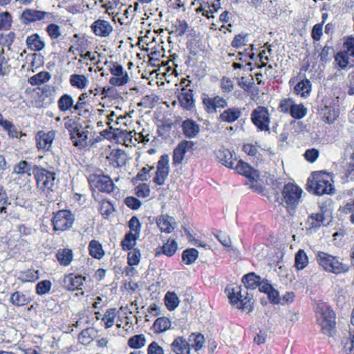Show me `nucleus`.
I'll return each instance as SVG.
<instances>
[{"instance_id": "47", "label": "nucleus", "mask_w": 354, "mask_h": 354, "mask_svg": "<svg viewBox=\"0 0 354 354\" xmlns=\"http://www.w3.org/2000/svg\"><path fill=\"white\" fill-rule=\"evenodd\" d=\"M198 255V252L196 249H187L183 252L182 259L186 264L189 265L193 263L196 260Z\"/></svg>"}, {"instance_id": "30", "label": "nucleus", "mask_w": 354, "mask_h": 354, "mask_svg": "<svg viewBox=\"0 0 354 354\" xmlns=\"http://www.w3.org/2000/svg\"><path fill=\"white\" fill-rule=\"evenodd\" d=\"M261 278L260 276L255 274L254 272H250L245 274L242 279V281L245 285V288L248 289H256L259 285Z\"/></svg>"}, {"instance_id": "13", "label": "nucleus", "mask_w": 354, "mask_h": 354, "mask_svg": "<svg viewBox=\"0 0 354 354\" xmlns=\"http://www.w3.org/2000/svg\"><path fill=\"white\" fill-rule=\"evenodd\" d=\"M91 186H95L101 192H111V178L109 176H91L88 179Z\"/></svg>"}, {"instance_id": "1", "label": "nucleus", "mask_w": 354, "mask_h": 354, "mask_svg": "<svg viewBox=\"0 0 354 354\" xmlns=\"http://www.w3.org/2000/svg\"><path fill=\"white\" fill-rule=\"evenodd\" d=\"M317 322L323 333L332 336L335 333V314L330 308L324 302H318L315 308Z\"/></svg>"}, {"instance_id": "49", "label": "nucleus", "mask_w": 354, "mask_h": 354, "mask_svg": "<svg viewBox=\"0 0 354 354\" xmlns=\"http://www.w3.org/2000/svg\"><path fill=\"white\" fill-rule=\"evenodd\" d=\"M221 0H202L203 8H207L212 15L221 8Z\"/></svg>"}, {"instance_id": "36", "label": "nucleus", "mask_w": 354, "mask_h": 354, "mask_svg": "<svg viewBox=\"0 0 354 354\" xmlns=\"http://www.w3.org/2000/svg\"><path fill=\"white\" fill-rule=\"evenodd\" d=\"M74 100L71 95L68 94L63 95L58 100V107L62 111H66L71 109H74Z\"/></svg>"}, {"instance_id": "51", "label": "nucleus", "mask_w": 354, "mask_h": 354, "mask_svg": "<svg viewBox=\"0 0 354 354\" xmlns=\"http://www.w3.org/2000/svg\"><path fill=\"white\" fill-rule=\"evenodd\" d=\"M248 34H239L236 35L232 41V46L236 48H239L246 45L248 41Z\"/></svg>"}, {"instance_id": "20", "label": "nucleus", "mask_w": 354, "mask_h": 354, "mask_svg": "<svg viewBox=\"0 0 354 354\" xmlns=\"http://www.w3.org/2000/svg\"><path fill=\"white\" fill-rule=\"evenodd\" d=\"M233 169H235L239 174L253 180L259 177V174L256 170L252 169L250 165L241 160H237L236 161V163H234V167Z\"/></svg>"}, {"instance_id": "17", "label": "nucleus", "mask_w": 354, "mask_h": 354, "mask_svg": "<svg viewBox=\"0 0 354 354\" xmlns=\"http://www.w3.org/2000/svg\"><path fill=\"white\" fill-rule=\"evenodd\" d=\"M38 186L41 188L51 189L54 185L55 174L46 169H41L36 174Z\"/></svg>"}, {"instance_id": "64", "label": "nucleus", "mask_w": 354, "mask_h": 354, "mask_svg": "<svg viewBox=\"0 0 354 354\" xmlns=\"http://www.w3.org/2000/svg\"><path fill=\"white\" fill-rule=\"evenodd\" d=\"M147 354H164V350L156 342H153L148 346Z\"/></svg>"}, {"instance_id": "2", "label": "nucleus", "mask_w": 354, "mask_h": 354, "mask_svg": "<svg viewBox=\"0 0 354 354\" xmlns=\"http://www.w3.org/2000/svg\"><path fill=\"white\" fill-rule=\"evenodd\" d=\"M316 261L324 271L335 274L346 273L350 270V266L340 261L337 257L325 252L319 251L316 254Z\"/></svg>"}, {"instance_id": "59", "label": "nucleus", "mask_w": 354, "mask_h": 354, "mask_svg": "<svg viewBox=\"0 0 354 354\" xmlns=\"http://www.w3.org/2000/svg\"><path fill=\"white\" fill-rule=\"evenodd\" d=\"M136 194L137 196L141 198L148 197L150 194L149 186L146 183H142L136 187Z\"/></svg>"}, {"instance_id": "21", "label": "nucleus", "mask_w": 354, "mask_h": 354, "mask_svg": "<svg viewBox=\"0 0 354 354\" xmlns=\"http://www.w3.org/2000/svg\"><path fill=\"white\" fill-rule=\"evenodd\" d=\"M85 281V278L81 275H75L69 274L66 276L64 279V286L68 290H82V286Z\"/></svg>"}, {"instance_id": "63", "label": "nucleus", "mask_w": 354, "mask_h": 354, "mask_svg": "<svg viewBox=\"0 0 354 354\" xmlns=\"http://www.w3.org/2000/svg\"><path fill=\"white\" fill-rule=\"evenodd\" d=\"M319 151L316 149H310L306 151L304 153L305 158L307 161L313 163L316 161L319 156Z\"/></svg>"}, {"instance_id": "5", "label": "nucleus", "mask_w": 354, "mask_h": 354, "mask_svg": "<svg viewBox=\"0 0 354 354\" xmlns=\"http://www.w3.org/2000/svg\"><path fill=\"white\" fill-rule=\"evenodd\" d=\"M335 62L342 70L354 66V37H348L344 43V50L335 56Z\"/></svg>"}, {"instance_id": "6", "label": "nucleus", "mask_w": 354, "mask_h": 354, "mask_svg": "<svg viewBox=\"0 0 354 354\" xmlns=\"http://www.w3.org/2000/svg\"><path fill=\"white\" fill-rule=\"evenodd\" d=\"M303 190L297 185L288 183L282 189L281 204L286 208L295 209L299 203Z\"/></svg>"}, {"instance_id": "33", "label": "nucleus", "mask_w": 354, "mask_h": 354, "mask_svg": "<svg viewBox=\"0 0 354 354\" xmlns=\"http://www.w3.org/2000/svg\"><path fill=\"white\" fill-rule=\"evenodd\" d=\"M171 326L170 320L166 317L158 318L153 324V328L156 333H161L168 330Z\"/></svg>"}, {"instance_id": "12", "label": "nucleus", "mask_w": 354, "mask_h": 354, "mask_svg": "<svg viewBox=\"0 0 354 354\" xmlns=\"http://www.w3.org/2000/svg\"><path fill=\"white\" fill-rule=\"evenodd\" d=\"M48 15V12L44 11L34 9H25L20 16V20L23 24L28 25L37 21H41Z\"/></svg>"}, {"instance_id": "19", "label": "nucleus", "mask_w": 354, "mask_h": 354, "mask_svg": "<svg viewBox=\"0 0 354 354\" xmlns=\"http://www.w3.org/2000/svg\"><path fill=\"white\" fill-rule=\"evenodd\" d=\"M171 349L175 354H190V343L183 337H176L171 344Z\"/></svg>"}, {"instance_id": "53", "label": "nucleus", "mask_w": 354, "mask_h": 354, "mask_svg": "<svg viewBox=\"0 0 354 354\" xmlns=\"http://www.w3.org/2000/svg\"><path fill=\"white\" fill-rule=\"evenodd\" d=\"M141 254L140 250L137 249H133L128 253V263L131 266H137L140 261Z\"/></svg>"}, {"instance_id": "52", "label": "nucleus", "mask_w": 354, "mask_h": 354, "mask_svg": "<svg viewBox=\"0 0 354 354\" xmlns=\"http://www.w3.org/2000/svg\"><path fill=\"white\" fill-rule=\"evenodd\" d=\"M64 121L65 128L70 131L71 140L76 138L75 133L79 128L78 124L75 122L74 120L69 118L68 117L64 118Z\"/></svg>"}, {"instance_id": "11", "label": "nucleus", "mask_w": 354, "mask_h": 354, "mask_svg": "<svg viewBox=\"0 0 354 354\" xmlns=\"http://www.w3.org/2000/svg\"><path fill=\"white\" fill-rule=\"evenodd\" d=\"M328 222H326L324 212L322 209L321 212L311 214L306 221L305 227L307 231L310 233L317 232L322 225H326Z\"/></svg>"}, {"instance_id": "23", "label": "nucleus", "mask_w": 354, "mask_h": 354, "mask_svg": "<svg viewBox=\"0 0 354 354\" xmlns=\"http://www.w3.org/2000/svg\"><path fill=\"white\" fill-rule=\"evenodd\" d=\"M178 100L181 106L187 110H191L194 106L193 91L183 88L178 95Z\"/></svg>"}, {"instance_id": "57", "label": "nucleus", "mask_w": 354, "mask_h": 354, "mask_svg": "<svg viewBox=\"0 0 354 354\" xmlns=\"http://www.w3.org/2000/svg\"><path fill=\"white\" fill-rule=\"evenodd\" d=\"M295 104V101L291 98L284 99L281 101L279 104V109L281 112L285 113H290L292 106Z\"/></svg>"}, {"instance_id": "55", "label": "nucleus", "mask_w": 354, "mask_h": 354, "mask_svg": "<svg viewBox=\"0 0 354 354\" xmlns=\"http://www.w3.org/2000/svg\"><path fill=\"white\" fill-rule=\"evenodd\" d=\"M127 155L124 153H120L118 150L112 159V165L117 167H122L125 165Z\"/></svg>"}, {"instance_id": "37", "label": "nucleus", "mask_w": 354, "mask_h": 354, "mask_svg": "<svg viewBox=\"0 0 354 354\" xmlns=\"http://www.w3.org/2000/svg\"><path fill=\"white\" fill-rule=\"evenodd\" d=\"M147 340L144 335H135L128 340V345L134 349H139L146 344Z\"/></svg>"}, {"instance_id": "50", "label": "nucleus", "mask_w": 354, "mask_h": 354, "mask_svg": "<svg viewBox=\"0 0 354 354\" xmlns=\"http://www.w3.org/2000/svg\"><path fill=\"white\" fill-rule=\"evenodd\" d=\"M52 283L48 280H43L36 286V292L39 295L47 294L50 292Z\"/></svg>"}, {"instance_id": "3", "label": "nucleus", "mask_w": 354, "mask_h": 354, "mask_svg": "<svg viewBox=\"0 0 354 354\" xmlns=\"http://www.w3.org/2000/svg\"><path fill=\"white\" fill-rule=\"evenodd\" d=\"M308 187L315 194H332L335 189L330 182V176L322 172H315L308 179Z\"/></svg>"}, {"instance_id": "34", "label": "nucleus", "mask_w": 354, "mask_h": 354, "mask_svg": "<svg viewBox=\"0 0 354 354\" xmlns=\"http://www.w3.org/2000/svg\"><path fill=\"white\" fill-rule=\"evenodd\" d=\"M309 260L306 252L299 249L295 257V266L297 270L304 269L308 264Z\"/></svg>"}, {"instance_id": "26", "label": "nucleus", "mask_w": 354, "mask_h": 354, "mask_svg": "<svg viewBox=\"0 0 354 354\" xmlns=\"http://www.w3.org/2000/svg\"><path fill=\"white\" fill-rule=\"evenodd\" d=\"M157 225L161 232L170 233L174 229L176 222L173 217L167 215H162L158 219Z\"/></svg>"}, {"instance_id": "28", "label": "nucleus", "mask_w": 354, "mask_h": 354, "mask_svg": "<svg viewBox=\"0 0 354 354\" xmlns=\"http://www.w3.org/2000/svg\"><path fill=\"white\" fill-rule=\"evenodd\" d=\"M35 169H37L36 165L26 160H21L15 166L13 173L19 175L27 174L30 176Z\"/></svg>"}, {"instance_id": "40", "label": "nucleus", "mask_w": 354, "mask_h": 354, "mask_svg": "<svg viewBox=\"0 0 354 354\" xmlns=\"http://www.w3.org/2000/svg\"><path fill=\"white\" fill-rule=\"evenodd\" d=\"M307 113L308 109L304 104L295 102L290 114L295 119H301L307 115Z\"/></svg>"}, {"instance_id": "15", "label": "nucleus", "mask_w": 354, "mask_h": 354, "mask_svg": "<svg viewBox=\"0 0 354 354\" xmlns=\"http://www.w3.org/2000/svg\"><path fill=\"white\" fill-rule=\"evenodd\" d=\"M131 132L127 128L112 126V140L117 143L128 146L131 140Z\"/></svg>"}, {"instance_id": "22", "label": "nucleus", "mask_w": 354, "mask_h": 354, "mask_svg": "<svg viewBox=\"0 0 354 354\" xmlns=\"http://www.w3.org/2000/svg\"><path fill=\"white\" fill-rule=\"evenodd\" d=\"M242 115V109L240 107L233 106L225 109L219 115V120L232 123L236 121Z\"/></svg>"}, {"instance_id": "42", "label": "nucleus", "mask_w": 354, "mask_h": 354, "mask_svg": "<svg viewBox=\"0 0 354 354\" xmlns=\"http://www.w3.org/2000/svg\"><path fill=\"white\" fill-rule=\"evenodd\" d=\"M179 299L174 292H168L165 297V302L169 310H174L179 304Z\"/></svg>"}, {"instance_id": "41", "label": "nucleus", "mask_w": 354, "mask_h": 354, "mask_svg": "<svg viewBox=\"0 0 354 354\" xmlns=\"http://www.w3.org/2000/svg\"><path fill=\"white\" fill-rule=\"evenodd\" d=\"M178 249V244L174 239H168L161 248L162 252L164 254L171 257L173 256Z\"/></svg>"}, {"instance_id": "39", "label": "nucleus", "mask_w": 354, "mask_h": 354, "mask_svg": "<svg viewBox=\"0 0 354 354\" xmlns=\"http://www.w3.org/2000/svg\"><path fill=\"white\" fill-rule=\"evenodd\" d=\"M89 254L96 259H101L104 255V250H102L101 244L95 241L92 240L88 245Z\"/></svg>"}, {"instance_id": "35", "label": "nucleus", "mask_w": 354, "mask_h": 354, "mask_svg": "<svg viewBox=\"0 0 354 354\" xmlns=\"http://www.w3.org/2000/svg\"><path fill=\"white\" fill-rule=\"evenodd\" d=\"M10 301L15 306H23L29 302V299L23 292L16 291L11 295Z\"/></svg>"}, {"instance_id": "27", "label": "nucleus", "mask_w": 354, "mask_h": 354, "mask_svg": "<svg viewBox=\"0 0 354 354\" xmlns=\"http://www.w3.org/2000/svg\"><path fill=\"white\" fill-rule=\"evenodd\" d=\"M92 29L96 35L106 37L111 32L109 23L105 20L98 19L92 25Z\"/></svg>"}, {"instance_id": "29", "label": "nucleus", "mask_w": 354, "mask_h": 354, "mask_svg": "<svg viewBox=\"0 0 354 354\" xmlns=\"http://www.w3.org/2000/svg\"><path fill=\"white\" fill-rule=\"evenodd\" d=\"M183 129L185 135L188 138H194L199 133V126L194 120L187 119L183 122Z\"/></svg>"}, {"instance_id": "9", "label": "nucleus", "mask_w": 354, "mask_h": 354, "mask_svg": "<svg viewBox=\"0 0 354 354\" xmlns=\"http://www.w3.org/2000/svg\"><path fill=\"white\" fill-rule=\"evenodd\" d=\"M74 222V216L68 210L57 212L53 218V223L55 230L64 231L70 228Z\"/></svg>"}, {"instance_id": "7", "label": "nucleus", "mask_w": 354, "mask_h": 354, "mask_svg": "<svg viewBox=\"0 0 354 354\" xmlns=\"http://www.w3.org/2000/svg\"><path fill=\"white\" fill-rule=\"evenodd\" d=\"M251 120L260 131H269L270 115L268 110L263 106H258L252 111Z\"/></svg>"}, {"instance_id": "61", "label": "nucleus", "mask_w": 354, "mask_h": 354, "mask_svg": "<svg viewBox=\"0 0 354 354\" xmlns=\"http://www.w3.org/2000/svg\"><path fill=\"white\" fill-rule=\"evenodd\" d=\"M129 227L131 230L130 232H133V234H136V235L139 236L140 231V223L137 217L133 216L130 219L129 222Z\"/></svg>"}, {"instance_id": "25", "label": "nucleus", "mask_w": 354, "mask_h": 354, "mask_svg": "<svg viewBox=\"0 0 354 354\" xmlns=\"http://www.w3.org/2000/svg\"><path fill=\"white\" fill-rule=\"evenodd\" d=\"M295 93L304 98H307L312 91V84L308 79H303L294 87Z\"/></svg>"}, {"instance_id": "58", "label": "nucleus", "mask_w": 354, "mask_h": 354, "mask_svg": "<svg viewBox=\"0 0 354 354\" xmlns=\"http://www.w3.org/2000/svg\"><path fill=\"white\" fill-rule=\"evenodd\" d=\"M100 211L104 218H109L111 215V202L108 200L102 199Z\"/></svg>"}, {"instance_id": "31", "label": "nucleus", "mask_w": 354, "mask_h": 354, "mask_svg": "<svg viewBox=\"0 0 354 354\" xmlns=\"http://www.w3.org/2000/svg\"><path fill=\"white\" fill-rule=\"evenodd\" d=\"M57 261L64 266H68L73 258V251L71 249L64 248L60 249L57 251L56 254Z\"/></svg>"}, {"instance_id": "38", "label": "nucleus", "mask_w": 354, "mask_h": 354, "mask_svg": "<svg viewBox=\"0 0 354 354\" xmlns=\"http://www.w3.org/2000/svg\"><path fill=\"white\" fill-rule=\"evenodd\" d=\"M88 132L85 131L84 128L79 127L76 132L75 133V136L76 138L72 140L73 144L75 146H84L86 145V140L88 139Z\"/></svg>"}, {"instance_id": "56", "label": "nucleus", "mask_w": 354, "mask_h": 354, "mask_svg": "<svg viewBox=\"0 0 354 354\" xmlns=\"http://www.w3.org/2000/svg\"><path fill=\"white\" fill-rule=\"evenodd\" d=\"M46 31L51 39H57L62 35L59 26L55 24H50L46 27Z\"/></svg>"}, {"instance_id": "8", "label": "nucleus", "mask_w": 354, "mask_h": 354, "mask_svg": "<svg viewBox=\"0 0 354 354\" xmlns=\"http://www.w3.org/2000/svg\"><path fill=\"white\" fill-rule=\"evenodd\" d=\"M124 63L112 62V86H122L126 85L130 77L128 72L124 69Z\"/></svg>"}, {"instance_id": "18", "label": "nucleus", "mask_w": 354, "mask_h": 354, "mask_svg": "<svg viewBox=\"0 0 354 354\" xmlns=\"http://www.w3.org/2000/svg\"><path fill=\"white\" fill-rule=\"evenodd\" d=\"M218 161L228 168H234L237 160L236 154L228 149H219L216 152Z\"/></svg>"}, {"instance_id": "44", "label": "nucleus", "mask_w": 354, "mask_h": 354, "mask_svg": "<svg viewBox=\"0 0 354 354\" xmlns=\"http://www.w3.org/2000/svg\"><path fill=\"white\" fill-rule=\"evenodd\" d=\"M12 22L11 15L7 12H0V31L8 30Z\"/></svg>"}, {"instance_id": "54", "label": "nucleus", "mask_w": 354, "mask_h": 354, "mask_svg": "<svg viewBox=\"0 0 354 354\" xmlns=\"http://www.w3.org/2000/svg\"><path fill=\"white\" fill-rule=\"evenodd\" d=\"M107 121L106 122L108 125V128L100 131V136H97L95 138V142H100L104 138L109 140L111 139V114L106 115Z\"/></svg>"}, {"instance_id": "4", "label": "nucleus", "mask_w": 354, "mask_h": 354, "mask_svg": "<svg viewBox=\"0 0 354 354\" xmlns=\"http://www.w3.org/2000/svg\"><path fill=\"white\" fill-rule=\"evenodd\" d=\"M227 292L228 298L233 304H240V307L245 311L250 312L252 309L253 302L252 297L246 289L242 288L239 286L234 287H227L225 289Z\"/></svg>"}, {"instance_id": "32", "label": "nucleus", "mask_w": 354, "mask_h": 354, "mask_svg": "<svg viewBox=\"0 0 354 354\" xmlns=\"http://www.w3.org/2000/svg\"><path fill=\"white\" fill-rule=\"evenodd\" d=\"M187 341L190 343V349L192 348L195 351H198L203 347L205 339L201 333H192Z\"/></svg>"}, {"instance_id": "62", "label": "nucleus", "mask_w": 354, "mask_h": 354, "mask_svg": "<svg viewBox=\"0 0 354 354\" xmlns=\"http://www.w3.org/2000/svg\"><path fill=\"white\" fill-rule=\"evenodd\" d=\"M203 104L204 105L205 109L207 113H212L216 112L213 97H205L203 100Z\"/></svg>"}, {"instance_id": "10", "label": "nucleus", "mask_w": 354, "mask_h": 354, "mask_svg": "<svg viewBox=\"0 0 354 354\" xmlns=\"http://www.w3.org/2000/svg\"><path fill=\"white\" fill-rule=\"evenodd\" d=\"M169 158L168 155H162L158 162L157 171L153 182L159 185L165 184L169 172Z\"/></svg>"}, {"instance_id": "48", "label": "nucleus", "mask_w": 354, "mask_h": 354, "mask_svg": "<svg viewBox=\"0 0 354 354\" xmlns=\"http://www.w3.org/2000/svg\"><path fill=\"white\" fill-rule=\"evenodd\" d=\"M8 205H10V203L8 200L7 194L0 186V214H3L4 217L8 215L6 209Z\"/></svg>"}, {"instance_id": "16", "label": "nucleus", "mask_w": 354, "mask_h": 354, "mask_svg": "<svg viewBox=\"0 0 354 354\" xmlns=\"http://www.w3.org/2000/svg\"><path fill=\"white\" fill-rule=\"evenodd\" d=\"M55 136V131H50L48 133H45L42 131H39L36 136L38 149L48 151L51 148Z\"/></svg>"}, {"instance_id": "24", "label": "nucleus", "mask_w": 354, "mask_h": 354, "mask_svg": "<svg viewBox=\"0 0 354 354\" xmlns=\"http://www.w3.org/2000/svg\"><path fill=\"white\" fill-rule=\"evenodd\" d=\"M28 49L33 51H40L45 48V41L37 33L27 37L26 40Z\"/></svg>"}, {"instance_id": "45", "label": "nucleus", "mask_w": 354, "mask_h": 354, "mask_svg": "<svg viewBox=\"0 0 354 354\" xmlns=\"http://www.w3.org/2000/svg\"><path fill=\"white\" fill-rule=\"evenodd\" d=\"M344 354H354V330L350 329L349 336L343 342Z\"/></svg>"}, {"instance_id": "46", "label": "nucleus", "mask_w": 354, "mask_h": 354, "mask_svg": "<svg viewBox=\"0 0 354 354\" xmlns=\"http://www.w3.org/2000/svg\"><path fill=\"white\" fill-rule=\"evenodd\" d=\"M138 236L133 232H129L126 234L124 239L122 241V245L124 250L133 249V246L136 243V240Z\"/></svg>"}, {"instance_id": "60", "label": "nucleus", "mask_w": 354, "mask_h": 354, "mask_svg": "<svg viewBox=\"0 0 354 354\" xmlns=\"http://www.w3.org/2000/svg\"><path fill=\"white\" fill-rule=\"evenodd\" d=\"M3 129H5L9 137L11 138H17L18 137V131L14 124L10 121H7V122H4V125L3 126Z\"/></svg>"}, {"instance_id": "14", "label": "nucleus", "mask_w": 354, "mask_h": 354, "mask_svg": "<svg viewBox=\"0 0 354 354\" xmlns=\"http://www.w3.org/2000/svg\"><path fill=\"white\" fill-rule=\"evenodd\" d=\"M194 144L192 141H181L174 150L173 163L180 165L184 160L185 153L192 149Z\"/></svg>"}, {"instance_id": "43", "label": "nucleus", "mask_w": 354, "mask_h": 354, "mask_svg": "<svg viewBox=\"0 0 354 354\" xmlns=\"http://www.w3.org/2000/svg\"><path fill=\"white\" fill-rule=\"evenodd\" d=\"M87 78L84 75L73 74L71 75L70 83L73 86L78 88H84L88 83Z\"/></svg>"}]
</instances>
